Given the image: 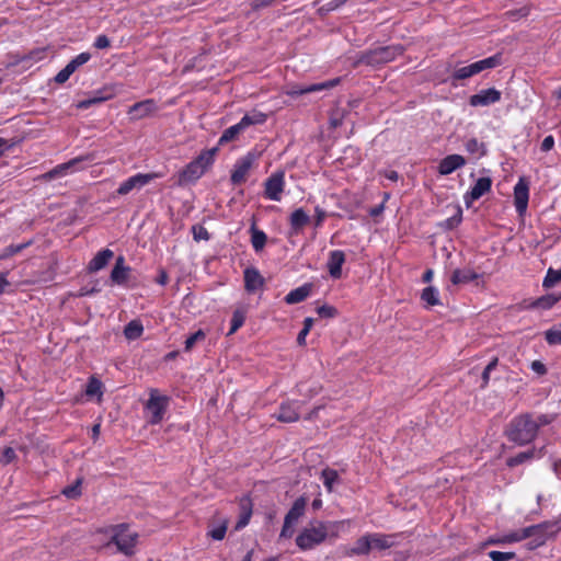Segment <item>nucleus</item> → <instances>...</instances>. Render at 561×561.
Wrapping results in <instances>:
<instances>
[{
  "instance_id": "nucleus-61",
  "label": "nucleus",
  "mask_w": 561,
  "mask_h": 561,
  "mask_svg": "<svg viewBox=\"0 0 561 561\" xmlns=\"http://www.w3.org/2000/svg\"><path fill=\"white\" fill-rule=\"evenodd\" d=\"M271 2H272V0H253L252 1V7H253V9L257 10L260 8H264V7L270 5Z\"/></svg>"
},
{
  "instance_id": "nucleus-4",
  "label": "nucleus",
  "mask_w": 561,
  "mask_h": 561,
  "mask_svg": "<svg viewBox=\"0 0 561 561\" xmlns=\"http://www.w3.org/2000/svg\"><path fill=\"white\" fill-rule=\"evenodd\" d=\"M111 540L107 545L114 543L117 550L125 556H133L137 545L138 534L131 531L126 524H119L110 528Z\"/></svg>"
},
{
  "instance_id": "nucleus-32",
  "label": "nucleus",
  "mask_w": 561,
  "mask_h": 561,
  "mask_svg": "<svg viewBox=\"0 0 561 561\" xmlns=\"http://www.w3.org/2000/svg\"><path fill=\"white\" fill-rule=\"evenodd\" d=\"M478 278V274L472 270H455L451 275V283L454 285L466 284Z\"/></svg>"
},
{
  "instance_id": "nucleus-51",
  "label": "nucleus",
  "mask_w": 561,
  "mask_h": 561,
  "mask_svg": "<svg viewBox=\"0 0 561 561\" xmlns=\"http://www.w3.org/2000/svg\"><path fill=\"white\" fill-rule=\"evenodd\" d=\"M317 312L320 317H323V318H333L337 313V311L334 307L328 306V305H323V306L319 307L317 309Z\"/></svg>"
},
{
  "instance_id": "nucleus-36",
  "label": "nucleus",
  "mask_w": 561,
  "mask_h": 561,
  "mask_svg": "<svg viewBox=\"0 0 561 561\" xmlns=\"http://www.w3.org/2000/svg\"><path fill=\"white\" fill-rule=\"evenodd\" d=\"M81 484H82V478H78L73 484L64 488L61 493L67 499L76 500V499L80 497V495H81Z\"/></svg>"
},
{
  "instance_id": "nucleus-41",
  "label": "nucleus",
  "mask_w": 561,
  "mask_h": 561,
  "mask_svg": "<svg viewBox=\"0 0 561 561\" xmlns=\"http://www.w3.org/2000/svg\"><path fill=\"white\" fill-rule=\"evenodd\" d=\"M535 456V450H527V451H523V453H519L518 455L514 456V457H511L507 459L506 463L508 467H515V466H518L523 462H525L526 460H529L531 458H534Z\"/></svg>"
},
{
  "instance_id": "nucleus-6",
  "label": "nucleus",
  "mask_w": 561,
  "mask_h": 561,
  "mask_svg": "<svg viewBox=\"0 0 561 561\" xmlns=\"http://www.w3.org/2000/svg\"><path fill=\"white\" fill-rule=\"evenodd\" d=\"M500 64H501V56L494 55L492 57L485 58L483 60H479L469 66H465V67L457 69L454 72L453 77L457 80L467 79V78H470L473 75H477L485 69L495 68Z\"/></svg>"
},
{
  "instance_id": "nucleus-16",
  "label": "nucleus",
  "mask_w": 561,
  "mask_h": 561,
  "mask_svg": "<svg viewBox=\"0 0 561 561\" xmlns=\"http://www.w3.org/2000/svg\"><path fill=\"white\" fill-rule=\"evenodd\" d=\"M229 519L225 516L216 514L208 523L207 536L214 540H222L225 538Z\"/></svg>"
},
{
  "instance_id": "nucleus-34",
  "label": "nucleus",
  "mask_w": 561,
  "mask_h": 561,
  "mask_svg": "<svg viewBox=\"0 0 561 561\" xmlns=\"http://www.w3.org/2000/svg\"><path fill=\"white\" fill-rule=\"evenodd\" d=\"M144 332V327L140 321L133 320L130 321L124 330V334L127 340H136L138 339Z\"/></svg>"
},
{
  "instance_id": "nucleus-19",
  "label": "nucleus",
  "mask_w": 561,
  "mask_h": 561,
  "mask_svg": "<svg viewBox=\"0 0 561 561\" xmlns=\"http://www.w3.org/2000/svg\"><path fill=\"white\" fill-rule=\"evenodd\" d=\"M492 181L490 178H480L469 193L465 195V202L469 206L490 191Z\"/></svg>"
},
{
  "instance_id": "nucleus-46",
  "label": "nucleus",
  "mask_w": 561,
  "mask_h": 561,
  "mask_svg": "<svg viewBox=\"0 0 561 561\" xmlns=\"http://www.w3.org/2000/svg\"><path fill=\"white\" fill-rule=\"evenodd\" d=\"M101 389H102V382L100 380H98L96 378L91 377L89 380V383L87 386L85 393L88 396H95V394L102 396Z\"/></svg>"
},
{
  "instance_id": "nucleus-59",
  "label": "nucleus",
  "mask_w": 561,
  "mask_h": 561,
  "mask_svg": "<svg viewBox=\"0 0 561 561\" xmlns=\"http://www.w3.org/2000/svg\"><path fill=\"white\" fill-rule=\"evenodd\" d=\"M554 146V139L552 136H547L542 142H541V150L542 151H549L553 148Z\"/></svg>"
},
{
  "instance_id": "nucleus-29",
  "label": "nucleus",
  "mask_w": 561,
  "mask_h": 561,
  "mask_svg": "<svg viewBox=\"0 0 561 561\" xmlns=\"http://www.w3.org/2000/svg\"><path fill=\"white\" fill-rule=\"evenodd\" d=\"M310 291H311V285L306 284L304 286H300V287L289 291L285 297V301L288 305L301 302L310 295Z\"/></svg>"
},
{
  "instance_id": "nucleus-10",
  "label": "nucleus",
  "mask_w": 561,
  "mask_h": 561,
  "mask_svg": "<svg viewBox=\"0 0 561 561\" xmlns=\"http://www.w3.org/2000/svg\"><path fill=\"white\" fill-rule=\"evenodd\" d=\"M302 402L298 401H286L279 407V412L276 414V419L279 422L293 423L299 420V410Z\"/></svg>"
},
{
  "instance_id": "nucleus-50",
  "label": "nucleus",
  "mask_w": 561,
  "mask_h": 561,
  "mask_svg": "<svg viewBox=\"0 0 561 561\" xmlns=\"http://www.w3.org/2000/svg\"><path fill=\"white\" fill-rule=\"evenodd\" d=\"M15 459V451L11 447H5L1 451L0 463L8 465Z\"/></svg>"
},
{
  "instance_id": "nucleus-48",
  "label": "nucleus",
  "mask_w": 561,
  "mask_h": 561,
  "mask_svg": "<svg viewBox=\"0 0 561 561\" xmlns=\"http://www.w3.org/2000/svg\"><path fill=\"white\" fill-rule=\"evenodd\" d=\"M205 339V333L202 330H198L191 336H188L185 341V351H191L193 346L198 342Z\"/></svg>"
},
{
  "instance_id": "nucleus-47",
  "label": "nucleus",
  "mask_w": 561,
  "mask_h": 561,
  "mask_svg": "<svg viewBox=\"0 0 561 561\" xmlns=\"http://www.w3.org/2000/svg\"><path fill=\"white\" fill-rule=\"evenodd\" d=\"M466 149L471 153H478L483 156L485 153V149L483 144L479 142L477 139L472 138L466 142Z\"/></svg>"
},
{
  "instance_id": "nucleus-18",
  "label": "nucleus",
  "mask_w": 561,
  "mask_h": 561,
  "mask_svg": "<svg viewBox=\"0 0 561 561\" xmlns=\"http://www.w3.org/2000/svg\"><path fill=\"white\" fill-rule=\"evenodd\" d=\"M466 164V159L460 154H449L440 160L438 165V172L442 175H447L453 173L455 170L463 167Z\"/></svg>"
},
{
  "instance_id": "nucleus-30",
  "label": "nucleus",
  "mask_w": 561,
  "mask_h": 561,
  "mask_svg": "<svg viewBox=\"0 0 561 561\" xmlns=\"http://www.w3.org/2000/svg\"><path fill=\"white\" fill-rule=\"evenodd\" d=\"M241 513L239 520L234 526V530H240L249 524L252 515V506L249 499H242L240 502Z\"/></svg>"
},
{
  "instance_id": "nucleus-45",
  "label": "nucleus",
  "mask_w": 561,
  "mask_h": 561,
  "mask_svg": "<svg viewBox=\"0 0 561 561\" xmlns=\"http://www.w3.org/2000/svg\"><path fill=\"white\" fill-rule=\"evenodd\" d=\"M345 110L343 108H334L330 114V126L332 128H336L342 125L343 119L345 117Z\"/></svg>"
},
{
  "instance_id": "nucleus-26",
  "label": "nucleus",
  "mask_w": 561,
  "mask_h": 561,
  "mask_svg": "<svg viewBox=\"0 0 561 561\" xmlns=\"http://www.w3.org/2000/svg\"><path fill=\"white\" fill-rule=\"evenodd\" d=\"M129 267L125 266L123 256H118L111 273V279L116 284H124L128 277Z\"/></svg>"
},
{
  "instance_id": "nucleus-57",
  "label": "nucleus",
  "mask_w": 561,
  "mask_h": 561,
  "mask_svg": "<svg viewBox=\"0 0 561 561\" xmlns=\"http://www.w3.org/2000/svg\"><path fill=\"white\" fill-rule=\"evenodd\" d=\"M531 369L538 375H545L547 373V368L545 364L540 360H534L530 365Z\"/></svg>"
},
{
  "instance_id": "nucleus-31",
  "label": "nucleus",
  "mask_w": 561,
  "mask_h": 561,
  "mask_svg": "<svg viewBox=\"0 0 561 561\" xmlns=\"http://www.w3.org/2000/svg\"><path fill=\"white\" fill-rule=\"evenodd\" d=\"M310 220L308 214L302 209L298 208L290 215V226L295 232L301 230Z\"/></svg>"
},
{
  "instance_id": "nucleus-22",
  "label": "nucleus",
  "mask_w": 561,
  "mask_h": 561,
  "mask_svg": "<svg viewBox=\"0 0 561 561\" xmlns=\"http://www.w3.org/2000/svg\"><path fill=\"white\" fill-rule=\"evenodd\" d=\"M345 262V254L335 250L330 253V257L328 261L329 273L333 278H340L342 274V265Z\"/></svg>"
},
{
  "instance_id": "nucleus-49",
  "label": "nucleus",
  "mask_w": 561,
  "mask_h": 561,
  "mask_svg": "<svg viewBox=\"0 0 561 561\" xmlns=\"http://www.w3.org/2000/svg\"><path fill=\"white\" fill-rule=\"evenodd\" d=\"M514 552H501V551H490L489 557L492 561H508L515 558Z\"/></svg>"
},
{
  "instance_id": "nucleus-12",
  "label": "nucleus",
  "mask_w": 561,
  "mask_h": 561,
  "mask_svg": "<svg viewBox=\"0 0 561 561\" xmlns=\"http://www.w3.org/2000/svg\"><path fill=\"white\" fill-rule=\"evenodd\" d=\"M284 190V173L277 172L271 175L265 182V195L272 201H280Z\"/></svg>"
},
{
  "instance_id": "nucleus-13",
  "label": "nucleus",
  "mask_w": 561,
  "mask_h": 561,
  "mask_svg": "<svg viewBox=\"0 0 561 561\" xmlns=\"http://www.w3.org/2000/svg\"><path fill=\"white\" fill-rule=\"evenodd\" d=\"M158 110L156 102L151 99L135 103L128 110L131 119H141L154 114Z\"/></svg>"
},
{
  "instance_id": "nucleus-42",
  "label": "nucleus",
  "mask_w": 561,
  "mask_h": 561,
  "mask_svg": "<svg viewBox=\"0 0 561 561\" xmlns=\"http://www.w3.org/2000/svg\"><path fill=\"white\" fill-rule=\"evenodd\" d=\"M546 340L549 344H561V323L546 331Z\"/></svg>"
},
{
  "instance_id": "nucleus-58",
  "label": "nucleus",
  "mask_w": 561,
  "mask_h": 561,
  "mask_svg": "<svg viewBox=\"0 0 561 561\" xmlns=\"http://www.w3.org/2000/svg\"><path fill=\"white\" fill-rule=\"evenodd\" d=\"M94 46L99 49H104L110 46V39L105 35H100L96 37Z\"/></svg>"
},
{
  "instance_id": "nucleus-53",
  "label": "nucleus",
  "mask_w": 561,
  "mask_h": 561,
  "mask_svg": "<svg viewBox=\"0 0 561 561\" xmlns=\"http://www.w3.org/2000/svg\"><path fill=\"white\" fill-rule=\"evenodd\" d=\"M294 533H295V525L284 520V525H283L279 537L280 538H291Z\"/></svg>"
},
{
  "instance_id": "nucleus-23",
  "label": "nucleus",
  "mask_w": 561,
  "mask_h": 561,
  "mask_svg": "<svg viewBox=\"0 0 561 561\" xmlns=\"http://www.w3.org/2000/svg\"><path fill=\"white\" fill-rule=\"evenodd\" d=\"M114 252L110 249H104L96 253V255L90 261L88 270L91 273L98 272L104 268L111 259H113Z\"/></svg>"
},
{
  "instance_id": "nucleus-55",
  "label": "nucleus",
  "mask_w": 561,
  "mask_h": 561,
  "mask_svg": "<svg viewBox=\"0 0 561 561\" xmlns=\"http://www.w3.org/2000/svg\"><path fill=\"white\" fill-rule=\"evenodd\" d=\"M193 233H194V239L196 241H199V240H207L209 238L208 236V232L205 228L203 227H193Z\"/></svg>"
},
{
  "instance_id": "nucleus-39",
  "label": "nucleus",
  "mask_w": 561,
  "mask_h": 561,
  "mask_svg": "<svg viewBox=\"0 0 561 561\" xmlns=\"http://www.w3.org/2000/svg\"><path fill=\"white\" fill-rule=\"evenodd\" d=\"M321 476L325 488L328 489L329 492H331L333 490V483L339 479L337 471L334 469L327 468L322 470Z\"/></svg>"
},
{
  "instance_id": "nucleus-8",
  "label": "nucleus",
  "mask_w": 561,
  "mask_h": 561,
  "mask_svg": "<svg viewBox=\"0 0 561 561\" xmlns=\"http://www.w3.org/2000/svg\"><path fill=\"white\" fill-rule=\"evenodd\" d=\"M549 527H551V525H549V524H541V525L529 526V527H526V528L520 529V530L512 531V533L503 536L502 538L490 539L489 542L490 543L517 542V541H520L523 539L533 537V536L541 533L543 529H548Z\"/></svg>"
},
{
  "instance_id": "nucleus-24",
  "label": "nucleus",
  "mask_w": 561,
  "mask_h": 561,
  "mask_svg": "<svg viewBox=\"0 0 561 561\" xmlns=\"http://www.w3.org/2000/svg\"><path fill=\"white\" fill-rule=\"evenodd\" d=\"M371 550H386L394 546L396 535L369 534Z\"/></svg>"
},
{
  "instance_id": "nucleus-28",
  "label": "nucleus",
  "mask_w": 561,
  "mask_h": 561,
  "mask_svg": "<svg viewBox=\"0 0 561 561\" xmlns=\"http://www.w3.org/2000/svg\"><path fill=\"white\" fill-rule=\"evenodd\" d=\"M370 536L369 534L358 538L355 542V546L348 550H346V556H366L370 552Z\"/></svg>"
},
{
  "instance_id": "nucleus-14",
  "label": "nucleus",
  "mask_w": 561,
  "mask_h": 561,
  "mask_svg": "<svg viewBox=\"0 0 561 561\" xmlns=\"http://www.w3.org/2000/svg\"><path fill=\"white\" fill-rule=\"evenodd\" d=\"M254 157L249 153L241 158L234 165V170L231 174V181L233 184H241L245 182L248 173L253 164Z\"/></svg>"
},
{
  "instance_id": "nucleus-62",
  "label": "nucleus",
  "mask_w": 561,
  "mask_h": 561,
  "mask_svg": "<svg viewBox=\"0 0 561 561\" xmlns=\"http://www.w3.org/2000/svg\"><path fill=\"white\" fill-rule=\"evenodd\" d=\"M168 274L164 270H161L159 272V276L157 278V282L160 284V285H165L168 283Z\"/></svg>"
},
{
  "instance_id": "nucleus-37",
  "label": "nucleus",
  "mask_w": 561,
  "mask_h": 561,
  "mask_svg": "<svg viewBox=\"0 0 561 561\" xmlns=\"http://www.w3.org/2000/svg\"><path fill=\"white\" fill-rule=\"evenodd\" d=\"M243 130L241 129V126H239V124L230 126L229 128H227L224 131V134L219 138V145H224L226 142H229V141L236 139L239 136V134Z\"/></svg>"
},
{
  "instance_id": "nucleus-21",
  "label": "nucleus",
  "mask_w": 561,
  "mask_h": 561,
  "mask_svg": "<svg viewBox=\"0 0 561 561\" xmlns=\"http://www.w3.org/2000/svg\"><path fill=\"white\" fill-rule=\"evenodd\" d=\"M264 278L255 268H247L244 271V287L249 293H254L262 288Z\"/></svg>"
},
{
  "instance_id": "nucleus-33",
  "label": "nucleus",
  "mask_w": 561,
  "mask_h": 561,
  "mask_svg": "<svg viewBox=\"0 0 561 561\" xmlns=\"http://www.w3.org/2000/svg\"><path fill=\"white\" fill-rule=\"evenodd\" d=\"M560 299H561V295L549 294V295H546V296H542V297L536 299L531 304V307L538 308V309H549L553 305H556Z\"/></svg>"
},
{
  "instance_id": "nucleus-7",
  "label": "nucleus",
  "mask_w": 561,
  "mask_h": 561,
  "mask_svg": "<svg viewBox=\"0 0 561 561\" xmlns=\"http://www.w3.org/2000/svg\"><path fill=\"white\" fill-rule=\"evenodd\" d=\"M157 178V173H138L136 175H133L123 183H121L116 191V194L125 196L131 192H138Z\"/></svg>"
},
{
  "instance_id": "nucleus-20",
  "label": "nucleus",
  "mask_w": 561,
  "mask_h": 561,
  "mask_svg": "<svg viewBox=\"0 0 561 561\" xmlns=\"http://www.w3.org/2000/svg\"><path fill=\"white\" fill-rule=\"evenodd\" d=\"M339 81H340V79H333V80H330V81H327L323 83L310 84V85H307L304 88L295 85V87H291L290 90L287 91V94L291 95V96H297V95H302L306 93L321 91L323 89H329V88L335 87L339 83Z\"/></svg>"
},
{
  "instance_id": "nucleus-56",
  "label": "nucleus",
  "mask_w": 561,
  "mask_h": 561,
  "mask_svg": "<svg viewBox=\"0 0 561 561\" xmlns=\"http://www.w3.org/2000/svg\"><path fill=\"white\" fill-rule=\"evenodd\" d=\"M71 75L72 72L67 67H65L56 75L55 81L57 83H65Z\"/></svg>"
},
{
  "instance_id": "nucleus-60",
  "label": "nucleus",
  "mask_w": 561,
  "mask_h": 561,
  "mask_svg": "<svg viewBox=\"0 0 561 561\" xmlns=\"http://www.w3.org/2000/svg\"><path fill=\"white\" fill-rule=\"evenodd\" d=\"M324 218H325V211L320 208H316L314 226L320 227L322 225Z\"/></svg>"
},
{
  "instance_id": "nucleus-11",
  "label": "nucleus",
  "mask_w": 561,
  "mask_h": 561,
  "mask_svg": "<svg viewBox=\"0 0 561 561\" xmlns=\"http://www.w3.org/2000/svg\"><path fill=\"white\" fill-rule=\"evenodd\" d=\"M529 196V185L525 178H520L514 187V202L518 214H524L527 209Z\"/></svg>"
},
{
  "instance_id": "nucleus-38",
  "label": "nucleus",
  "mask_w": 561,
  "mask_h": 561,
  "mask_svg": "<svg viewBox=\"0 0 561 561\" xmlns=\"http://www.w3.org/2000/svg\"><path fill=\"white\" fill-rule=\"evenodd\" d=\"M251 232H252L251 242H252L254 250L255 251L262 250L266 242V234L263 231L255 229L254 227H252Z\"/></svg>"
},
{
  "instance_id": "nucleus-43",
  "label": "nucleus",
  "mask_w": 561,
  "mask_h": 561,
  "mask_svg": "<svg viewBox=\"0 0 561 561\" xmlns=\"http://www.w3.org/2000/svg\"><path fill=\"white\" fill-rule=\"evenodd\" d=\"M245 320L244 313L240 310H236L233 312L232 319H231V327L228 332V335H232L237 332V330L242 327L243 322Z\"/></svg>"
},
{
  "instance_id": "nucleus-15",
  "label": "nucleus",
  "mask_w": 561,
  "mask_h": 561,
  "mask_svg": "<svg viewBox=\"0 0 561 561\" xmlns=\"http://www.w3.org/2000/svg\"><path fill=\"white\" fill-rule=\"evenodd\" d=\"M92 159H93V154H87V156H80V157L73 158L66 163L55 167L54 169H51L50 171L45 173L44 178L51 180V179H55L58 176H62V175L67 174V172L70 169L76 168L79 163H81L83 161H91Z\"/></svg>"
},
{
  "instance_id": "nucleus-17",
  "label": "nucleus",
  "mask_w": 561,
  "mask_h": 561,
  "mask_svg": "<svg viewBox=\"0 0 561 561\" xmlns=\"http://www.w3.org/2000/svg\"><path fill=\"white\" fill-rule=\"evenodd\" d=\"M500 99L501 92L494 88H490L471 95L469 103L472 106H486L500 101Z\"/></svg>"
},
{
  "instance_id": "nucleus-25",
  "label": "nucleus",
  "mask_w": 561,
  "mask_h": 561,
  "mask_svg": "<svg viewBox=\"0 0 561 561\" xmlns=\"http://www.w3.org/2000/svg\"><path fill=\"white\" fill-rule=\"evenodd\" d=\"M307 501L304 497L297 499L291 508L288 511V513L285 516V522H288L296 526L299 518L305 514Z\"/></svg>"
},
{
  "instance_id": "nucleus-44",
  "label": "nucleus",
  "mask_w": 561,
  "mask_h": 561,
  "mask_svg": "<svg viewBox=\"0 0 561 561\" xmlns=\"http://www.w3.org/2000/svg\"><path fill=\"white\" fill-rule=\"evenodd\" d=\"M90 59L89 53H81L70 62L67 64V68L73 73L80 66L84 65Z\"/></svg>"
},
{
  "instance_id": "nucleus-5",
  "label": "nucleus",
  "mask_w": 561,
  "mask_h": 561,
  "mask_svg": "<svg viewBox=\"0 0 561 561\" xmlns=\"http://www.w3.org/2000/svg\"><path fill=\"white\" fill-rule=\"evenodd\" d=\"M402 54V47L398 45L378 47L363 53L354 62L355 66L365 64L368 66H379L392 61Z\"/></svg>"
},
{
  "instance_id": "nucleus-54",
  "label": "nucleus",
  "mask_w": 561,
  "mask_h": 561,
  "mask_svg": "<svg viewBox=\"0 0 561 561\" xmlns=\"http://www.w3.org/2000/svg\"><path fill=\"white\" fill-rule=\"evenodd\" d=\"M105 100H106V98H103V96H101V98H92V99L80 101L77 106L79 108H88L91 105L96 104V103H101V102H103Z\"/></svg>"
},
{
  "instance_id": "nucleus-40",
  "label": "nucleus",
  "mask_w": 561,
  "mask_h": 561,
  "mask_svg": "<svg viewBox=\"0 0 561 561\" xmlns=\"http://www.w3.org/2000/svg\"><path fill=\"white\" fill-rule=\"evenodd\" d=\"M561 280V270L549 268L543 279V287L551 288Z\"/></svg>"
},
{
  "instance_id": "nucleus-2",
  "label": "nucleus",
  "mask_w": 561,
  "mask_h": 561,
  "mask_svg": "<svg viewBox=\"0 0 561 561\" xmlns=\"http://www.w3.org/2000/svg\"><path fill=\"white\" fill-rule=\"evenodd\" d=\"M540 424L529 414H523L511 421L505 433L511 442L526 445L535 439Z\"/></svg>"
},
{
  "instance_id": "nucleus-9",
  "label": "nucleus",
  "mask_w": 561,
  "mask_h": 561,
  "mask_svg": "<svg viewBox=\"0 0 561 561\" xmlns=\"http://www.w3.org/2000/svg\"><path fill=\"white\" fill-rule=\"evenodd\" d=\"M168 405V398L160 396L157 390H151L150 398L146 404L151 413L150 423L158 424L163 419Z\"/></svg>"
},
{
  "instance_id": "nucleus-1",
  "label": "nucleus",
  "mask_w": 561,
  "mask_h": 561,
  "mask_svg": "<svg viewBox=\"0 0 561 561\" xmlns=\"http://www.w3.org/2000/svg\"><path fill=\"white\" fill-rule=\"evenodd\" d=\"M350 524V520L328 523L313 520L299 533L296 538V545L301 550H311L324 542L328 538L339 537L340 533Z\"/></svg>"
},
{
  "instance_id": "nucleus-27",
  "label": "nucleus",
  "mask_w": 561,
  "mask_h": 561,
  "mask_svg": "<svg viewBox=\"0 0 561 561\" xmlns=\"http://www.w3.org/2000/svg\"><path fill=\"white\" fill-rule=\"evenodd\" d=\"M266 118H267L266 114H264L257 110H253V111L247 113L238 124H239V126H241V129L244 130L252 125H259V124L265 123Z\"/></svg>"
},
{
  "instance_id": "nucleus-3",
  "label": "nucleus",
  "mask_w": 561,
  "mask_h": 561,
  "mask_svg": "<svg viewBox=\"0 0 561 561\" xmlns=\"http://www.w3.org/2000/svg\"><path fill=\"white\" fill-rule=\"evenodd\" d=\"M216 152L217 148L202 152L180 173L178 184L182 186L199 179L206 169L213 163Z\"/></svg>"
},
{
  "instance_id": "nucleus-35",
  "label": "nucleus",
  "mask_w": 561,
  "mask_h": 561,
  "mask_svg": "<svg viewBox=\"0 0 561 561\" xmlns=\"http://www.w3.org/2000/svg\"><path fill=\"white\" fill-rule=\"evenodd\" d=\"M421 298L426 302L427 306L433 307L440 304L438 299V291L435 287L428 286L423 289Z\"/></svg>"
},
{
  "instance_id": "nucleus-52",
  "label": "nucleus",
  "mask_w": 561,
  "mask_h": 561,
  "mask_svg": "<svg viewBox=\"0 0 561 561\" xmlns=\"http://www.w3.org/2000/svg\"><path fill=\"white\" fill-rule=\"evenodd\" d=\"M30 245V242H26V243H21V244H18V245H9L8 248L4 249V255H7L8 257L21 252L22 250H24L26 247Z\"/></svg>"
},
{
  "instance_id": "nucleus-64",
  "label": "nucleus",
  "mask_w": 561,
  "mask_h": 561,
  "mask_svg": "<svg viewBox=\"0 0 561 561\" xmlns=\"http://www.w3.org/2000/svg\"><path fill=\"white\" fill-rule=\"evenodd\" d=\"M100 431H101V425H100V423L94 424V425H93V427H92V438H93L94 440H96V439L99 438Z\"/></svg>"
},
{
  "instance_id": "nucleus-63",
  "label": "nucleus",
  "mask_w": 561,
  "mask_h": 561,
  "mask_svg": "<svg viewBox=\"0 0 561 561\" xmlns=\"http://www.w3.org/2000/svg\"><path fill=\"white\" fill-rule=\"evenodd\" d=\"M308 333H309V331L304 330V329L299 332V334H298V336H297V343H298L299 345H305V343H306V336H307V334H308Z\"/></svg>"
}]
</instances>
